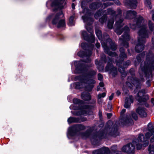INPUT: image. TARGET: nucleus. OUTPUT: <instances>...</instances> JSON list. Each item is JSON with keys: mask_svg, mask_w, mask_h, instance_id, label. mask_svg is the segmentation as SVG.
<instances>
[{"mask_svg": "<svg viewBox=\"0 0 154 154\" xmlns=\"http://www.w3.org/2000/svg\"><path fill=\"white\" fill-rule=\"evenodd\" d=\"M75 0H73V1H75Z\"/></svg>", "mask_w": 154, "mask_h": 154, "instance_id": "nucleus-59", "label": "nucleus"}, {"mask_svg": "<svg viewBox=\"0 0 154 154\" xmlns=\"http://www.w3.org/2000/svg\"><path fill=\"white\" fill-rule=\"evenodd\" d=\"M135 149V146L132 143H129L124 146L122 148V151L128 153H133Z\"/></svg>", "mask_w": 154, "mask_h": 154, "instance_id": "nucleus-9", "label": "nucleus"}, {"mask_svg": "<svg viewBox=\"0 0 154 154\" xmlns=\"http://www.w3.org/2000/svg\"><path fill=\"white\" fill-rule=\"evenodd\" d=\"M120 68H119V70L120 72H123V71H124V70H123V69H122V72H121V71H120Z\"/></svg>", "mask_w": 154, "mask_h": 154, "instance_id": "nucleus-56", "label": "nucleus"}, {"mask_svg": "<svg viewBox=\"0 0 154 154\" xmlns=\"http://www.w3.org/2000/svg\"><path fill=\"white\" fill-rule=\"evenodd\" d=\"M75 17L74 15H73L69 18V19L68 25L70 26H72L74 25V19Z\"/></svg>", "mask_w": 154, "mask_h": 154, "instance_id": "nucleus-27", "label": "nucleus"}, {"mask_svg": "<svg viewBox=\"0 0 154 154\" xmlns=\"http://www.w3.org/2000/svg\"><path fill=\"white\" fill-rule=\"evenodd\" d=\"M113 96L114 94L112 93L111 95L109 97V100H111L112 99L113 97Z\"/></svg>", "mask_w": 154, "mask_h": 154, "instance_id": "nucleus-42", "label": "nucleus"}, {"mask_svg": "<svg viewBox=\"0 0 154 154\" xmlns=\"http://www.w3.org/2000/svg\"><path fill=\"white\" fill-rule=\"evenodd\" d=\"M126 63H127V65H129L130 63V61H127Z\"/></svg>", "mask_w": 154, "mask_h": 154, "instance_id": "nucleus-54", "label": "nucleus"}, {"mask_svg": "<svg viewBox=\"0 0 154 154\" xmlns=\"http://www.w3.org/2000/svg\"><path fill=\"white\" fill-rule=\"evenodd\" d=\"M151 102L153 106H154V99L152 98L151 99Z\"/></svg>", "mask_w": 154, "mask_h": 154, "instance_id": "nucleus-50", "label": "nucleus"}, {"mask_svg": "<svg viewBox=\"0 0 154 154\" xmlns=\"http://www.w3.org/2000/svg\"><path fill=\"white\" fill-rule=\"evenodd\" d=\"M86 29L88 30V32H90L91 34V36L90 37L88 35L87 32L85 31L82 32V34L83 37L84 39L88 42H90L91 43L94 42L95 41V37L93 35V31L92 28L91 26H89V27L88 26H86Z\"/></svg>", "mask_w": 154, "mask_h": 154, "instance_id": "nucleus-8", "label": "nucleus"}, {"mask_svg": "<svg viewBox=\"0 0 154 154\" xmlns=\"http://www.w3.org/2000/svg\"><path fill=\"white\" fill-rule=\"evenodd\" d=\"M90 134L89 131H88L85 133L81 134L80 135L82 137L85 138L88 137L90 135Z\"/></svg>", "mask_w": 154, "mask_h": 154, "instance_id": "nucleus-31", "label": "nucleus"}, {"mask_svg": "<svg viewBox=\"0 0 154 154\" xmlns=\"http://www.w3.org/2000/svg\"><path fill=\"white\" fill-rule=\"evenodd\" d=\"M48 4H50L52 8L56 9L63 7L66 4V2L65 0H49L46 3L47 5Z\"/></svg>", "mask_w": 154, "mask_h": 154, "instance_id": "nucleus-7", "label": "nucleus"}, {"mask_svg": "<svg viewBox=\"0 0 154 154\" xmlns=\"http://www.w3.org/2000/svg\"><path fill=\"white\" fill-rule=\"evenodd\" d=\"M125 122L126 123H128L129 125V122H130V123L131 124H132L133 123V121L131 119H130L128 117H127V119L125 120Z\"/></svg>", "mask_w": 154, "mask_h": 154, "instance_id": "nucleus-33", "label": "nucleus"}, {"mask_svg": "<svg viewBox=\"0 0 154 154\" xmlns=\"http://www.w3.org/2000/svg\"><path fill=\"white\" fill-rule=\"evenodd\" d=\"M124 46L127 48L128 46V44L127 42H126L124 45H123Z\"/></svg>", "mask_w": 154, "mask_h": 154, "instance_id": "nucleus-46", "label": "nucleus"}, {"mask_svg": "<svg viewBox=\"0 0 154 154\" xmlns=\"http://www.w3.org/2000/svg\"><path fill=\"white\" fill-rule=\"evenodd\" d=\"M81 46L83 49L87 47L88 50H86L85 52L80 51L77 54L80 57H86L87 60L76 61L74 62V64L76 70L78 73H83V75L76 76L75 77V81L79 80L80 82L74 83L73 85L76 89H79L85 87L87 90L90 91L94 86L93 84L95 83V80L93 79V77L96 74V72L95 71L91 70L87 73V66L83 63L82 62L88 63L91 60L89 57L91 54V50L93 49L94 46H88L87 44L83 43L81 44Z\"/></svg>", "mask_w": 154, "mask_h": 154, "instance_id": "nucleus-1", "label": "nucleus"}, {"mask_svg": "<svg viewBox=\"0 0 154 154\" xmlns=\"http://www.w3.org/2000/svg\"><path fill=\"white\" fill-rule=\"evenodd\" d=\"M104 20H103L102 18H100L99 20V21L101 22L102 23H103L104 22Z\"/></svg>", "mask_w": 154, "mask_h": 154, "instance_id": "nucleus-49", "label": "nucleus"}, {"mask_svg": "<svg viewBox=\"0 0 154 154\" xmlns=\"http://www.w3.org/2000/svg\"><path fill=\"white\" fill-rule=\"evenodd\" d=\"M120 58L121 59L127 57V56L124 52V49L123 48H121L120 49Z\"/></svg>", "mask_w": 154, "mask_h": 154, "instance_id": "nucleus-24", "label": "nucleus"}, {"mask_svg": "<svg viewBox=\"0 0 154 154\" xmlns=\"http://www.w3.org/2000/svg\"><path fill=\"white\" fill-rule=\"evenodd\" d=\"M133 143L134 145H136L137 149L139 150L141 149H144L145 147L147 146L149 143V141L146 140L144 143H142L136 140H134L133 141Z\"/></svg>", "mask_w": 154, "mask_h": 154, "instance_id": "nucleus-10", "label": "nucleus"}, {"mask_svg": "<svg viewBox=\"0 0 154 154\" xmlns=\"http://www.w3.org/2000/svg\"><path fill=\"white\" fill-rule=\"evenodd\" d=\"M95 63L96 65H98L99 64V62L97 60H96L95 61Z\"/></svg>", "mask_w": 154, "mask_h": 154, "instance_id": "nucleus-53", "label": "nucleus"}, {"mask_svg": "<svg viewBox=\"0 0 154 154\" xmlns=\"http://www.w3.org/2000/svg\"><path fill=\"white\" fill-rule=\"evenodd\" d=\"M126 111V110L125 109H123L121 112V114H123Z\"/></svg>", "mask_w": 154, "mask_h": 154, "instance_id": "nucleus-48", "label": "nucleus"}, {"mask_svg": "<svg viewBox=\"0 0 154 154\" xmlns=\"http://www.w3.org/2000/svg\"><path fill=\"white\" fill-rule=\"evenodd\" d=\"M106 96V93H103L102 94H99L98 95V100H100L101 98L104 97Z\"/></svg>", "mask_w": 154, "mask_h": 154, "instance_id": "nucleus-34", "label": "nucleus"}, {"mask_svg": "<svg viewBox=\"0 0 154 154\" xmlns=\"http://www.w3.org/2000/svg\"><path fill=\"white\" fill-rule=\"evenodd\" d=\"M129 30V29L127 26H125L124 27V34L122 36V38L119 39L120 41L123 42L125 41H128L129 40L130 37L128 34Z\"/></svg>", "mask_w": 154, "mask_h": 154, "instance_id": "nucleus-11", "label": "nucleus"}, {"mask_svg": "<svg viewBox=\"0 0 154 154\" xmlns=\"http://www.w3.org/2000/svg\"><path fill=\"white\" fill-rule=\"evenodd\" d=\"M63 17L62 12H60L54 16L52 21L53 24L56 25L58 28L64 27L65 26V23Z\"/></svg>", "mask_w": 154, "mask_h": 154, "instance_id": "nucleus-5", "label": "nucleus"}, {"mask_svg": "<svg viewBox=\"0 0 154 154\" xmlns=\"http://www.w3.org/2000/svg\"><path fill=\"white\" fill-rule=\"evenodd\" d=\"M104 1H114V2L118 5H120V3L118 0H103Z\"/></svg>", "mask_w": 154, "mask_h": 154, "instance_id": "nucleus-40", "label": "nucleus"}, {"mask_svg": "<svg viewBox=\"0 0 154 154\" xmlns=\"http://www.w3.org/2000/svg\"><path fill=\"white\" fill-rule=\"evenodd\" d=\"M150 0H144L145 5L148 8L151 9L152 8Z\"/></svg>", "mask_w": 154, "mask_h": 154, "instance_id": "nucleus-30", "label": "nucleus"}, {"mask_svg": "<svg viewBox=\"0 0 154 154\" xmlns=\"http://www.w3.org/2000/svg\"><path fill=\"white\" fill-rule=\"evenodd\" d=\"M133 101V99L132 96H129L125 99V103L124 105V107L128 108L129 107L131 103Z\"/></svg>", "mask_w": 154, "mask_h": 154, "instance_id": "nucleus-16", "label": "nucleus"}, {"mask_svg": "<svg viewBox=\"0 0 154 154\" xmlns=\"http://www.w3.org/2000/svg\"><path fill=\"white\" fill-rule=\"evenodd\" d=\"M116 94L117 95L119 96L120 94L121 93L119 91H118L116 92Z\"/></svg>", "mask_w": 154, "mask_h": 154, "instance_id": "nucleus-51", "label": "nucleus"}, {"mask_svg": "<svg viewBox=\"0 0 154 154\" xmlns=\"http://www.w3.org/2000/svg\"><path fill=\"white\" fill-rule=\"evenodd\" d=\"M97 91H99V89L98 88H97Z\"/></svg>", "mask_w": 154, "mask_h": 154, "instance_id": "nucleus-57", "label": "nucleus"}, {"mask_svg": "<svg viewBox=\"0 0 154 154\" xmlns=\"http://www.w3.org/2000/svg\"><path fill=\"white\" fill-rule=\"evenodd\" d=\"M101 15V13L99 11L96 13L95 14V17L96 19H97Z\"/></svg>", "mask_w": 154, "mask_h": 154, "instance_id": "nucleus-37", "label": "nucleus"}, {"mask_svg": "<svg viewBox=\"0 0 154 154\" xmlns=\"http://www.w3.org/2000/svg\"><path fill=\"white\" fill-rule=\"evenodd\" d=\"M116 65H118V63H116Z\"/></svg>", "mask_w": 154, "mask_h": 154, "instance_id": "nucleus-58", "label": "nucleus"}, {"mask_svg": "<svg viewBox=\"0 0 154 154\" xmlns=\"http://www.w3.org/2000/svg\"><path fill=\"white\" fill-rule=\"evenodd\" d=\"M123 20L120 19L118 21H117L115 24V26H116V29L115 30V31L116 32L117 34L120 35L122 32L121 27L123 26V24L122 23Z\"/></svg>", "mask_w": 154, "mask_h": 154, "instance_id": "nucleus-13", "label": "nucleus"}, {"mask_svg": "<svg viewBox=\"0 0 154 154\" xmlns=\"http://www.w3.org/2000/svg\"><path fill=\"white\" fill-rule=\"evenodd\" d=\"M111 135L114 137H115L119 134V133L118 131V128L117 127L114 128L113 131L111 133Z\"/></svg>", "mask_w": 154, "mask_h": 154, "instance_id": "nucleus-29", "label": "nucleus"}, {"mask_svg": "<svg viewBox=\"0 0 154 154\" xmlns=\"http://www.w3.org/2000/svg\"><path fill=\"white\" fill-rule=\"evenodd\" d=\"M96 46L97 48H99L100 47V45L99 43H96Z\"/></svg>", "mask_w": 154, "mask_h": 154, "instance_id": "nucleus-44", "label": "nucleus"}, {"mask_svg": "<svg viewBox=\"0 0 154 154\" xmlns=\"http://www.w3.org/2000/svg\"><path fill=\"white\" fill-rule=\"evenodd\" d=\"M153 69L154 70V69Z\"/></svg>", "mask_w": 154, "mask_h": 154, "instance_id": "nucleus-60", "label": "nucleus"}, {"mask_svg": "<svg viewBox=\"0 0 154 154\" xmlns=\"http://www.w3.org/2000/svg\"><path fill=\"white\" fill-rule=\"evenodd\" d=\"M72 8L73 9H74L75 8V5L74 3H72Z\"/></svg>", "mask_w": 154, "mask_h": 154, "instance_id": "nucleus-52", "label": "nucleus"}, {"mask_svg": "<svg viewBox=\"0 0 154 154\" xmlns=\"http://www.w3.org/2000/svg\"><path fill=\"white\" fill-rule=\"evenodd\" d=\"M103 78V76L100 74H98V79L99 80L101 81Z\"/></svg>", "mask_w": 154, "mask_h": 154, "instance_id": "nucleus-41", "label": "nucleus"}, {"mask_svg": "<svg viewBox=\"0 0 154 154\" xmlns=\"http://www.w3.org/2000/svg\"><path fill=\"white\" fill-rule=\"evenodd\" d=\"M114 23L113 19H111L108 21V27L110 29H112L113 27V25Z\"/></svg>", "mask_w": 154, "mask_h": 154, "instance_id": "nucleus-32", "label": "nucleus"}, {"mask_svg": "<svg viewBox=\"0 0 154 154\" xmlns=\"http://www.w3.org/2000/svg\"><path fill=\"white\" fill-rule=\"evenodd\" d=\"M107 116L108 118H110L112 116V115L111 113H107Z\"/></svg>", "mask_w": 154, "mask_h": 154, "instance_id": "nucleus-45", "label": "nucleus"}, {"mask_svg": "<svg viewBox=\"0 0 154 154\" xmlns=\"http://www.w3.org/2000/svg\"><path fill=\"white\" fill-rule=\"evenodd\" d=\"M107 14H111L114 13V11L111 9H109L107 10Z\"/></svg>", "mask_w": 154, "mask_h": 154, "instance_id": "nucleus-38", "label": "nucleus"}, {"mask_svg": "<svg viewBox=\"0 0 154 154\" xmlns=\"http://www.w3.org/2000/svg\"><path fill=\"white\" fill-rule=\"evenodd\" d=\"M126 5H128L132 9H135L137 7V0H132L129 3H127V1H125Z\"/></svg>", "mask_w": 154, "mask_h": 154, "instance_id": "nucleus-18", "label": "nucleus"}, {"mask_svg": "<svg viewBox=\"0 0 154 154\" xmlns=\"http://www.w3.org/2000/svg\"><path fill=\"white\" fill-rule=\"evenodd\" d=\"M147 131L145 134L146 138H144V136L143 135L140 134L138 136V139L136 140L142 143H144L146 140L148 141V139L151 136L153 135L154 132V128L152 124H149L148 125Z\"/></svg>", "mask_w": 154, "mask_h": 154, "instance_id": "nucleus-4", "label": "nucleus"}, {"mask_svg": "<svg viewBox=\"0 0 154 154\" xmlns=\"http://www.w3.org/2000/svg\"><path fill=\"white\" fill-rule=\"evenodd\" d=\"M85 128V126L82 125H77L72 127H70L68 129L67 136L72 137L75 135L77 131H79L83 130Z\"/></svg>", "mask_w": 154, "mask_h": 154, "instance_id": "nucleus-6", "label": "nucleus"}, {"mask_svg": "<svg viewBox=\"0 0 154 154\" xmlns=\"http://www.w3.org/2000/svg\"><path fill=\"white\" fill-rule=\"evenodd\" d=\"M79 121L78 119L74 117H70L68 119V122L69 123L72 122H77Z\"/></svg>", "mask_w": 154, "mask_h": 154, "instance_id": "nucleus-28", "label": "nucleus"}, {"mask_svg": "<svg viewBox=\"0 0 154 154\" xmlns=\"http://www.w3.org/2000/svg\"><path fill=\"white\" fill-rule=\"evenodd\" d=\"M113 3L111 2H107L104 3L102 5V7H106L108 6H110Z\"/></svg>", "mask_w": 154, "mask_h": 154, "instance_id": "nucleus-36", "label": "nucleus"}, {"mask_svg": "<svg viewBox=\"0 0 154 154\" xmlns=\"http://www.w3.org/2000/svg\"><path fill=\"white\" fill-rule=\"evenodd\" d=\"M151 12L152 14V19L153 20H154V11L152 10Z\"/></svg>", "mask_w": 154, "mask_h": 154, "instance_id": "nucleus-43", "label": "nucleus"}, {"mask_svg": "<svg viewBox=\"0 0 154 154\" xmlns=\"http://www.w3.org/2000/svg\"><path fill=\"white\" fill-rule=\"evenodd\" d=\"M132 117L134 118L135 120H136L137 119V116L136 115V114L135 113H133L132 114Z\"/></svg>", "mask_w": 154, "mask_h": 154, "instance_id": "nucleus-39", "label": "nucleus"}, {"mask_svg": "<svg viewBox=\"0 0 154 154\" xmlns=\"http://www.w3.org/2000/svg\"><path fill=\"white\" fill-rule=\"evenodd\" d=\"M136 14V12L134 11H129L125 13L124 15H126V18H131L134 16Z\"/></svg>", "mask_w": 154, "mask_h": 154, "instance_id": "nucleus-19", "label": "nucleus"}, {"mask_svg": "<svg viewBox=\"0 0 154 154\" xmlns=\"http://www.w3.org/2000/svg\"><path fill=\"white\" fill-rule=\"evenodd\" d=\"M149 26L150 30H152L154 28V24L152 23L151 21H149Z\"/></svg>", "mask_w": 154, "mask_h": 154, "instance_id": "nucleus-35", "label": "nucleus"}, {"mask_svg": "<svg viewBox=\"0 0 154 154\" xmlns=\"http://www.w3.org/2000/svg\"><path fill=\"white\" fill-rule=\"evenodd\" d=\"M99 115L100 117H101L102 116L101 113H100V111H99Z\"/></svg>", "mask_w": 154, "mask_h": 154, "instance_id": "nucleus-55", "label": "nucleus"}, {"mask_svg": "<svg viewBox=\"0 0 154 154\" xmlns=\"http://www.w3.org/2000/svg\"><path fill=\"white\" fill-rule=\"evenodd\" d=\"M144 94V91L143 90H141L138 92L136 99L139 102H141L142 101H144L142 97Z\"/></svg>", "mask_w": 154, "mask_h": 154, "instance_id": "nucleus-20", "label": "nucleus"}, {"mask_svg": "<svg viewBox=\"0 0 154 154\" xmlns=\"http://www.w3.org/2000/svg\"><path fill=\"white\" fill-rule=\"evenodd\" d=\"M100 5V3H93L90 4L89 6V8L91 10H94L98 8Z\"/></svg>", "mask_w": 154, "mask_h": 154, "instance_id": "nucleus-23", "label": "nucleus"}, {"mask_svg": "<svg viewBox=\"0 0 154 154\" xmlns=\"http://www.w3.org/2000/svg\"><path fill=\"white\" fill-rule=\"evenodd\" d=\"M148 151L149 154H154V143L149 145V147Z\"/></svg>", "mask_w": 154, "mask_h": 154, "instance_id": "nucleus-25", "label": "nucleus"}, {"mask_svg": "<svg viewBox=\"0 0 154 154\" xmlns=\"http://www.w3.org/2000/svg\"><path fill=\"white\" fill-rule=\"evenodd\" d=\"M82 101L80 100L74 98L73 100V102L75 104L74 105H71L69 107L70 109H73L74 110H78L79 109V108L77 107V105H79L82 103Z\"/></svg>", "mask_w": 154, "mask_h": 154, "instance_id": "nucleus-15", "label": "nucleus"}, {"mask_svg": "<svg viewBox=\"0 0 154 154\" xmlns=\"http://www.w3.org/2000/svg\"><path fill=\"white\" fill-rule=\"evenodd\" d=\"M83 13L86 14L85 16H82V17L84 22H86L89 21L90 20V18L89 17V14H90V11L88 10V8H85L83 10Z\"/></svg>", "mask_w": 154, "mask_h": 154, "instance_id": "nucleus-14", "label": "nucleus"}, {"mask_svg": "<svg viewBox=\"0 0 154 154\" xmlns=\"http://www.w3.org/2000/svg\"><path fill=\"white\" fill-rule=\"evenodd\" d=\"M95 32L97 36L98 39L101 40V43L102 47L104 48L105 52L108 54V55L112 57H115V58L117 57V55L116 54L115 52H112L109 51V48L108 46H110V48L112 51L115 50L116 47L114 43L112 41L111 39L109 38V36L106 35V38L107 39L105 43L104 41L101 40L102 38V34L100 30L98 29H96Z\"/></svg>", "mask_w": 154, "mask_h": 154, "instance_id": "nucleus-3", "label": "nucleus"}, {"mask_svg": "<svg viewBox=\"0 0 154 154\" xmlns=\"http://www.w3.org/2000/svg\"><path fill=\"white\" fill-rule=\"evenodd\" d=\"M106 71L109 72L110 73L115 76L117 74V71L116 68H115L111 64L109 63L106 68Z\"/></svg>", "mask_w": 154, "mask_h": 154, "instance_id": "nucleus-12", "label": "nucleus"}, {"mask_svg": "<svg viewBox=\"0 0 154 154\" xmlns=\"http://www.w3.org/2000/svg\"><path fill=\"white\" fill-rule=\"evenodd\" d=\"M87 109H81L77 113V115H85L87 114Z\"/></svg>", "mask_w": 154, "mask_h": 154, "instance_id": "nucleus-26", "label": "nucleus"}, {"mask_svg": "<svg viewBox=\"0 0 154 154\" xmlns=\"http://www.w3.org/2000/svg\"><path fill=\"white\" fill-rule=\"evenodd\" d=\"M136 112L142 117H146V116L147 114L146 112L145 109L143 108L139 107L137 109Z\"/></svg>", "mask_w": 154, "mask_h": 154, "instance_id": "nucleus-17", "label": "nucleus"}, {"mask_svg": "<svg viewBox=\"0 0 154 154\" xmlns=\"http://www.w3.org/2000/svg\"><path fill=\"white\" fill-rule=\"evenodd\" d=\"M82 98L85 100H89L91 99V97L88 93L83 92L82 94Z\"/></svg>", "mask_w": 154, "mask_h": 154, "instance_id": "nucleus-22", "label": "nucleus"}, {"mask_svg": "<svg viewBox=\"0 0 154 154\" xmlns=\"http://www.w3.org/2000/svg\"><path fill=\"white\" fill-rule=\"evenodd\" d=\"M100 86L101 87H103L104 85V84L103 82H100L99 83Z\"/></svg>", "mask_w": 154, "mask_h": 154, "instance_id": "nucleus-47", "label": "nucleus"}, {"mask_svg": "<svg viewBox=\"0 0 154 154\" xmlns=\"http://www.w3.org/2000/svg\"><path fill=\"white\" fill-rule=\"evenodd\" d=\"M107 148L105 149H102L97 150L94 151L93 152L94 154H103V153H106V151L108 150Z\"/></svg>", "mask_w": 154, "mask_h": 154, "instance_id": "nucleus-21", "label": "nucleus"}, {"mask_svg": "<svg viewBox=\"0 0 154 154\" xmlns=\"http://www.w3.org/2000/svg\"><path fill=\"white\" fill-rule=\"evenodd\" d=\"M144 23L143 17H140L137 20L136 26L134 25L130 26L131 28L133 29H135L137 27L140 28L138 32V43L135 48V51L137 52H140L143 51L144 45L146 42L145 38H148L150 34L149 32L146 29V26L144 24Z\"/></svg>", "mask_w": 154, "mask_h": 154, "instance_id": "nucleus-2", "label": "nucleus"}]
</instances>
